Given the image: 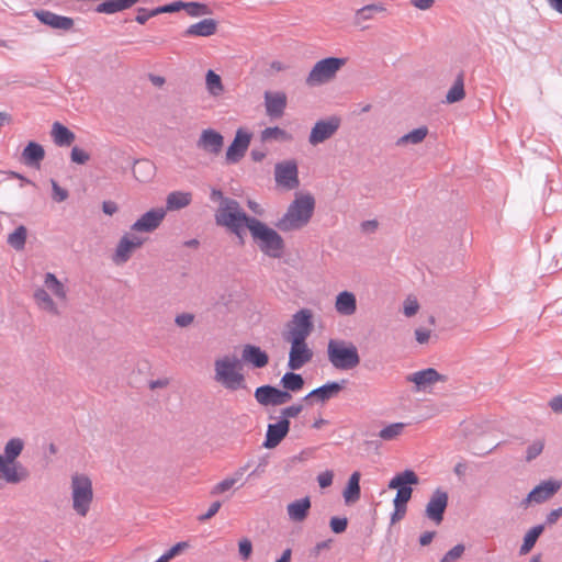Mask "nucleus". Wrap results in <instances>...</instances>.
<instances>
[{
	"label": "nucleus",
	"mask_w": 562,
	"mask_h": 562,
	"mask_svg": "<svg viewBox=\"0 0 562 562\" xmlns=\"http://www.w3.org/2000/svg\"><path fill=\"white\" fill-rule=\"evenodd\" d=\"M245 227L248 228L252 240L257 244L262 254L270 258L279 259L284 252V240L282 236L273 228L256 217L245 215V220L239 221L238 238H243Z\"/></svg>",
	"instance_id": "f257e3e1"
},
{
	"label": "nucleus",
	"mask_w": 562,
	"mask_h": 562,
	"mask_svg": "<svg viewBox=\"0 0 562 562\" xmlns=\"http://www.w3.org/2000/svg\"><path fill=\"white\" fill-rule=\"evenodd\" d=\"M241 370V362L235 355H225L214 361V381L231 392L248 391Z\"/></svg>",
	"instance_id": "f03ea898"
},
{
	"label": "nucleus",
	"mask_w": 562,
	"mask_h": 562,
	"mask_svg": "<svg viewBox=\"0 0 562 562\" xmlns=\"http://www.w3.org/2000/svg\"><path fill=\"white\" fill-rule=\"evenodd\" d=\"M210 199L213 202H218L214 214L216 225L227 228L232 234H238L239 221L245 220L246 215L240 203L233 198L225 196L221 190L215 188L211 190Z\"/></svg>",
	"instance_id": "7ed1b4c3"
},
{
	"label": "nucleus",
	"mask_w": 562,
	"mask_h": 562,
	"mask_svg": "<svg viewBox=\"0 0 562 562\" xmlns=\"http://www.w3.org/2000/svg\"><path fill=\"white\" fill-rule=\"evenodd\" d=\"M314 207L315 200L311 194L300 195L289 205L276 226L282 232L301 229L310 222Z\"/></svg>",
	"instance_id": "20e7f679"
},
{
	"label": "nucleus",
	"mask_w": 562,
	"mask_h": 562,
	"mask_svg": "<svg viewBox=\"0 0 562 562\" xmlns=\"http://www.w3.org/2000/svg\"><path fill=\"white\" fill-rule=\"evenodd\" d=\"M327 358L330 364L340 371L353 370L360 364L357 346L342 339H329L327 344Z\"/></svg>",
	"instance_id": "39448f33"
},
{
	"label": "nucleus",
	"mask_w": 562,
	"mask_h": 562,
	"mask_svg": "<svg viewBox=\"0 0 562 562\" xmlns=\"http://www.w3.org/2000/svg\"><path fill=\"white\" fill-rule=\"evenodd\" d=\"M71 501L74 510L81 517L87 516L93 501L92 481L86 474L71 476Z\"/></svg>",
	"instance_id": "423d86ee"
},
{
	"label": "nucleus",
	"mask_w": 562,
	"mask_h": 562,
	"mask_svg": "<svg viewBox=\"0 0 562 562\" xmlns=\"http://www.w3.org/2000/svg\"><path fill=\"white\" fill-rule=\"evenodd\" d=\"M346 65L345 58L327 57L318 60L308 72L305 83L308 87H319L336 77L339 69Z\"/></svg>",
	"instance_id": "0eeeda50"
},
{
	"label": "nucleus",
	"mask_w": 562,
	"mask_h": 562,
	"mask_svg": "<svg viewBox=\"0 0 562 562\" xmlns=\"http://www.w3.org/2000/svg\"><path fill=\"white\" fill-rule=\"evenodd\" d=\"M418 482L419 479L413 470H405L391 479L389 482V488L397 490L396 496L393 501L394 506H406L413 493L412 487L408 485H416Z\"/></svg>",
	"instance_id": "6e6552de"
},
{
	"label": "nucleus",
	"mask_w": 562,
	"mask_h": 562,
	"mask_svg": "<svg viewBox=\"0 0 562 562\" xmlns=\"http://www.w3.org/2000/svg\"><path fill=\"white\" fill-rule=\"evenodd\" d=\"M313 330L312 313L303 308L296 312L286 325V331L283 334L284 340L306 339Z\"/></svg>",
	"instance_id": "1a4fd4ad"
},
{
	"label": "nucleus",
	"mask_w": 562,
	"mask_h": 562,
	"mask_svg": "<svg viewBox=\"0 0 562 562\" xmlns=\"http://www.w3.org/2000/svg\"><path fill=\"white\" fill-rule=\"evenodd\" d=\"M274 180L278 186L293 190L300 186L299 168L294 159L284 160L274 166Z\"/></svg>",
	"instance_id": "9d476101"
},
{
	"label": "nucleus",
	"mask_w": 562,
	"mask_h": 562,
	"mask_svg": "<svg viewBox=\"0 0 562 562\" xmlns=\"http://www.w3.org/2000/svg\"><path fill=\"white\" fill-rule=\"evenodd\" d=\"M340 124L341 120L338 116L317 121L311 130L308 143L312 146H317L330 139L339 130Z\"/></svg>",
	"instance_id": "9b49d317"
},
{
	"label": "nucleus",
	"mask_w": 562,
	"mask_h": 562,
	"mask_svg": "<svg viewBox=\"0 0 562 562\" xmlns=\"http://www.w3.org/2000/svg\"><path fill=\"white\" fill-rule=\"evenodd\" d=\"M145 243V239L133 234H124L121 239L119 240L116 248L112 255V261L116 266H122L126 263L133 252L140 248Z\"/></svg>",
	"instance_id": "f8f14e48"
},
{
	"label": "nucleus",
	"mask_w": 562,
	"mask_h": 562,
	"mask_svg": "<svg viewBox=\"0 0 562 562\" xmlns=\"http://www.w3.org/2000/svg\"><path fill=\"white\" fill-rule=\"evenodd\" d=\"M562 487V481L560 480H547L541 482L535 488H532L527 497L522 499L521 506L525 508L530 504H541L552 498Z\"/></svg>",
	"instance_id": "ddd939ff"
},
{
	"label": "nucleus",
	"mask_w": 562,
	"mask_h": 562,
	"mask_svg": "<svg viewBox=\"0 0 562 562\" xmlns=\"http://www.w3.org/2000/svg\"><path fill=\"white\" fill-rule=\"evenodd\" d=\"M256 401L262 406H279L291 401V393L272 385H262L255 391Z\"/></svg>",
	"instance_id": "4468645a"
},
{
	"label": "nucleus",
	"mask_w": 562,
	"mask_h": 562,
	"mask_svg": "<svg viewBox=\"0 0 562 562\" xmlns=\"http://www.w3.org/2000/svg\"><path fill=\"white\" fill-rule=\"evenodd\" d=\"M405 380L414 384V392H425L437 382H445L447 378L440 374L436 369L427 368L407 374Z\"/></svg>",
	"instance_id": "2eb2a0df"
},
{
	"label": "nucleus",
	"mask_w": 562,
	"mask_h": 562,
	"mask_svg": "<svg viewBox=\"0 0 562 562\" xmlns=\"http://www.w3.org/2000/svg\"><path fill=\"white\" fill-rule=\"evenodd\" d=\"M291 344L288 367L292 371L300 370L313 358V350L307 346L306 339L286 340Z\"/></svg>",
	"instance_id": "dca6fc26"
},
{
	"label": "nucleus",
	"mask_w": 562,
	"mask_h": 562,
	"mask_svg": "<svg viewBox=\"0 0 562 562\" xmlns=\"http://www.w3.org/2000/svg\"><path fill=\"white\" fill-rule=\"evenodd\" d=\"M251 140V133L245 128L236 131L234 140L228 146L225 155L228 165L237 164L246 154Z\"/></svg>",
	"instance_id": "f3484780"
},
{
	"label": "nucleus",
	"mask_w": 562,
	"mask_h": 562,
	"mask_svg": "<svg viewBox=\"0 0 562 562\" xmlns=\"http://www.w3.org/2000/svg\"><path fill=\"white\" fill-rule=\"evenodd\" d=\"M386 13L387 9L383 2L366 4L356 10L352 23L355 26L366 30L369 27V22L376 20L379 16H384Z\"/></svg>",
	"instance_id": "a211bd4d"
},
{
	"label": "nucleus",
	"mask_w": 562,
	"mask_h": 562,
	"mask_svg": "<svg viewBox=\"0 0 562 562\" xmlns=\"http://www.w3.org/2000/svg\"><path fill=\"white\" fill-rule=\"evenodd\" d=\"M449 496L448 493L441 488H437L432 492L426 508L425 516L439 525L443 520V514L448 506Z\"/></svg>",
	"instance_id": "6ab92c4d"
},
{
	"label": "nucleus",
	"mask_w": 562,
	"mask_h": 562,
	"mask_svg": "<svg viewBox=\"0 0 562 562\" xmlns=\"http://www.w3.org/2000/svg\"><path fill=\"white\" fill-rule=\"evenodd\" d=\"M165 217L166 210L164 207L151 209L136 220L131 229L136 233H153L160 226Z\"/></svg>",
	"instance_id": "aec40b11"
},
{
	"label": "nucleus",
	"mask_w": 562,
	"mask_h": 562,
	"mask_svg": "<svg viewBox=\"0 0 562 562\" xmlns=\"http://www.w3.org/2000/svg\"><path fill=\"white\" fill-rule=\"evenodd\" d=\"M224 146V137L213 128L203 130L196 140V147L202 151L217 156Z\"/></svg>",
	"instance_id": "412c9836"
},
{
	"label": "nucleus",
	"mask_w": 562,
	"mask_h": 562,
	"mask_svg": "<svg viewBox=\"0 0 562 562\" xmlns=\"http://www.w3.org/2000/svg\"><path fill=\"white\" fill-rule=\"evenodd\" d=\"M0 476L8 483L18 484L27 479L29 472L21 463L2 459L0 454Z\"/></svg>",
	"instance_id": "4be33fe9"
},
{
	"label": "nucleus",
	"mask_w": 562,
	"mask_h": 562,
	"mask_svg": "<svg viewBox=\"0 0 562 562\" xmlns=\"http://www.w3.org/2000/svg\"><path fill=\"white\" fill-rule=\"evenodd\" d=\"M266 113L271 119H279L284 114L286 108V95L284 92H265Z\"/></svg>",
	"instance_id": "5701e85b"
},
{
	"label": "nucleus",
	"mask_w": 562,
	"mask_h": 562,
	"mask_svg": "<svg viewBox=\"0 0 562 562\" xmlns=\"http://www.w3.org/2000/svg\"><path fill=\"white\" fill-rule=\"evenodd\" d=\"M290 429V422L288 419H280L276 424H269L266 432L263 447L267 449L276 448L283 438L288 435Z\"/></svg>",
	"instance_id": "b1692460"
},
{
	"label": "nucleus",
	"mask_w": 562,
	"mask_h": 562,
	"mask_svg": "<svg viewBox=\"0 0 562 562\" xmlns=\"http://www.w3.org/2000/svg\"><path fill=\"white\" fill-rule=\"evenodd\" d=\"M35 15L42 23L53 29L68 31L74 26V20L71 18L58 15L48 10L36 11Z\"/></svg>",
	"instance_id": "393cba45"
},
{
	"label": "nucleus",
	"mask_w": 562,
	"mask_h": 562,
	"mask_svg": "<svg viewBox=\"0 0 562 562\" xmlns=\"http://www.w3.org/2000/svg\"><path fill=\"white\" fill-rule=\"evenodd\" d=\"M241 359L256 369L265 368L269 363V356L260 347L245 345L241 351Z\"/></svg>",
	"instance_id": "a878e982"
},
{
	"label": "nucleus",
	"mask_w": 562,
	"mask_h": 562,
	"mask_svg": "<svg viewBox=\"0 0 562 562\" xmlns=\"http://www.w3.org/2000/svg\"><path fill=\"white\" fill-rule=\"evenodd\" d=\"M346 383L345 380L341 382H328L313 391H311L306 396L305 400H310L313 397H316L319 402L324 403L335 396L338 395V393L344 389V384Z\"/></svg>",
	"instance_id": "bb28decb"
},
{
	"label": "nucleus",
	"mask_w": 562,
	"mask_h": 562,
	"mask_svg": "<svg viewBox=\"0 0 562 562\" xmlns=\"http://www.w3.org/2000/svg\"><path fill=\"white\" fill-rule=\"evenodd\" d=\"M335 310L339 315L351 316L357 311V299L352 292L342 291L338 293L335 301Z\"/></svg>",
	"instance_id": "cd10ccee"
},
{
	"label": "nucleus",
	"mask_w": 562,
	"mask_h": 562,
	"mask_svg": "<svg viewBox=\"0 0 562 562\" xmlns=\"http://www.w3.org/2000/svg\"><path fill=\"white\" fill-rule=\"evenodd\" d=\"M217 22L214 19H204L198 23L190 25L183 33L187 37L203 36L209 37L215 34Z\"/></svg>",
	"instance_id": "c85d7f7f"
},
{
	"label": "nucleus",
	"mask_w": 562,
	"mask_h": 562,
	"mask_svg": "<svg viewBox=\"0 0 562 562\" xmlns=\"http://www.w3.org/2000/svg\"><path fill=\"white\" fill-rule=\"evenodd\" d=\"M310 508L311 499L306 496L290 503L286 512L292 521L301 522L307 517Z\"/></svg>",
	"instance_id": "c756f323"
},
{
	"label": "nucleus",
	"mask_w": 562,
	"mask_h": 562,
	"mask_svg": "<svg viewBox=\"0 0 562 562\" xmlns=\"http://www.w3.org/2000/svg\"><path fill=\"white\" fill-rule=\"evenodd\" d=\"M138 1L139 0H103L97 5L95 12L114 14L116 12L132 8Z\"/></svg>",
	"instance_id": "7c9ffc66"
},
{
	"label": "nucleus",
	"mask_w": 562,
	"mask_h": 562,
	"mask_svg": "<svg viewBox=\"0 0 562 562\" xmlns=\"http://www.w3.org/2000/svg\"><path fill=\"white\" fill-rule=\"evenodd\" d=\"M45 157V150L42 145L30 142L22 151V158L29 166L40 167V162Z\"/></svg>",
	"instance_id": "2f4dec72"
},
{
	"label": "nucleus",
	"mask_w": 562,
	"mask_h": 562,
	"mask_svg": "<svg viewBox=\"0 0 562 562\" xmlns=\"http://www.w3.org/2000/svg\"><path fill=\"white\" fill-rule=\"evenodd\" d=\"M360 473L353 472L348 482L347 485L342 492L344 501L346 504H353L360 499L361 491H360Z\"/></svg>",
	"instance_id": "473e14b6"
},
{
	"label": "nucleus",
	"mask_w": 562,
	"mask_h": 562,
	"mask_svg": "<svg viewBox=\"0 0 562 562\" xmlns=\"http://www.w3.org/2000/svg\"><path fill=\"white\" fill-rule=\"evenodd\" d=\"M192 201V194L190 192L173 191L167 195L166 199V212L177 211L187 207Z\"/></svg>",
	"instance_id": "72a5a7b5"
},
{
	"label": "nucleus",
	"mask_w": 562,
	"mask_h": 562,
	"mask_svg": "<svg viewBox=\"0 0 562 562\" xmlns=\"http://www.w3.org/2000/svg\"><path fill=\"white\" fill-rule=\"evenodd\" d=\"M50 135L57 146H69L75 140V134L59 122L52 125Z\"/></svg>",
	"instance_id": "f704fd0d"
},
{
	"label": "nucleus",
	"mask_w": 562,
	"mask_h": 562,
	"mask_svg": "<svg viewBox=\"0 0 562 562\" xmlns=\"http://www.w3.org/2000/svg\"><path fill=\"white\" fill-rule=\"evenodd\" d=\"M155 166L148 159H139L134 162L133 173L137 181L148 182L155 175Z\"/></svg>",
	"instance_id": "c9c22d12"
},
{
	"label": "nucleus",
	"mask_w": 562,
	"mask_h": 562,
	"mask_svg": "<svg viewBox=\"0 0 562 562\" xmlns=\"http://www.w3.org/2000/svg\"><path fill=\"white\" fill-rule=\"evenodd\" d=\"M34 300L37 304V306L43 310V311H46L53 315H59L60 312L57 307V304L54 302V300L52 299V296L48 294V292L45 290V289H36L35 292H34Z\"/></svg>",
	"instance_id": "e433bc0d"
},
{
	"label": "nucleus",
	"mask_w": 562,
	"mask_h": 562,
	"mask_svg": "<svg viewBox=\"0 0 562 562\" xmlns=\"http://www.w3.org/2000/svg\"><path fill=\"white\" fill-rule=\"evenodd\" d=\"M464 74L461 71L458 74L453 85L448 90L445 102L448 104H452L456 102H460L461 100L464 99Z\"/></svg>",
	"instance_id": "4c0bfd02"
},
{
	"label": "nucleus",
	"mask_w": 562,
	"mask_h": 562,
	"mask_svg": "<svg viewBox=\"0 0 562 562\" xmlns=\"http://www.w3.org/2000/svg\"><path fill=\"white\" fill-rule=\"evenodd\" d=\"M45 288L50 291L57 299L67 300L66 286L52 272H47L44 278Z\"/></svg>",
	"instance_id": "58836bf2"
},
{
	"label": "nucleus",
	"mask_w": 562,
	"mask_h": 562,
	"mask_svg": "<svg viewBox=\"0 0 562 562\" xmlns=\"http://www.w3.org/2000/svg\"><path fill=\"white\" fill-rule=\"evenodd\" d=\"M27 238V228L24 225H19L12 233L8 235L7 243L16 251H22L25 248Z\"/></svg>",
	"instance_id": "ea45409f"
},
{
	"label": "nucleus",
	"mask_w": 562,
	"mask_h": 562,
	"mask_svg": "<svg viewBox=\"0 0 562 562\" xmlns=\"http://www.w3.org/2000/svg\"><path fill=\"white\" fill-rule=\"evenodd\" d=\"M205 88L210 95L217 98L224 93V86L220 75L214 70H207L205 75Z\"/></svg>",
	"instance_id": "a19ab883"
},
{
	"label": "nucleus",
	"mask_w": 562,
	"mask_h": 562,
	"mask_svg": "<svg viewBox=\"0 0 562 562\" xmlns=\"http://www.w3.org/2000/svg\"><path fill=\"white\" fill-rule=\"evenodd\" d=\"M544 530V525H537V526H533L532 528H530L525 537H524V542L520 547V554H527L528 552H530V550L533 548V546L536 544L538 538L540 537V535L543 532Z\"/></svg>",
	"instance_id": "79ce46f5"
},
{
	"label": "nucleus",
	"mask_w": 562,
	"mask_h": 562,
	"mask_svg": "<svg viewBox=\"0 0 562 562\" xmlns=\"http://www.w3.org/2000/svg\"><path fill=\"white\" fill-rule=\"evenodd\" d=\"M428 134V128L426 126H422L413 130L412 132L401 136L396 140L397 146H405L407 144H419L422 143Z\"/></svg>",
	"instance_id": "37998d69"
},
{
	"label": "nucleus",
	"mask_w": 562,
	"mask_h": 562,
	"mask_svg": "<svg viewBox=\"0 0 562 562\" xmlns=\"http://www.w3.org/2000/svg\"><path fill=\"white\" fill-rule=\"evenodd\" d=\"M281 384L283 386V391L286 392H299L302 390L304 385V379L301 374L294 372H286L281 378Z\"/></svg>",
	"instance_id": "c03bdc74"
},
{
	"label": "nucleus",
	"mask_w": 562,
	"mask_h": 562,
	"mask_svg": "<svg viewBox=\"0 0 562 562\" xmlns=\"http://www.w3.org/2000/svg\"><path fill=\"white\" fill-rule=\"evenodd\" d=\"M261 140L262 142H271V140H278V142H289L292 139V136L284 130L273 126V127H267L261 132Z\"/></svg>",
	"instance_id": "a18cd8bd"
},
{
	"label": "nucleus",
	"mask_w": 562,
	"mask_h": 562,
	"mask_svg": "<svg viewBox=\"0 0 562 562\" xmlns=\"http://www.w3.org/2000/svg\"><path fill=\"white\" fill-rule=\"evenodd\" d=\"M23 441L20 438L10 439L4 446L2 459L15 461L23 450Z\"/></svg>",
	"instance_id": "49530a36"
},
{
	"label": "nucleus",
	"mask_w": 562,
	"mask_h": 562,
	"mask_svg": "<svg viewBox=\"0 0 562 562\" xmlns=\"http://www.w3.org/2000/svg\"><path fill=\"white\" fill-rule=\"evenodd\" d=\"M404 428V423L390 424L380 430L379 437L385 441L393 440L403 432Z\"/></svg>",
	"instance_id": "de8ad7c7"
},
{
	"label": "nucleus",
	"mask_w": 562,
	"mask_h": 562,
	"mask_svg": "<svg viewBox=\"0 0 562 562\" xmlns=\"http://www.w3.org/2000/svg\"><path fill=\"white\" fill-rule=\"evenodd\" d=\"M184 10L192 18L207 15L211 13L210 8L206 4L199 2H186Z\"/></svg>",
	"instance_id": "09e8293b"
},
{
	"label": "nucleus",
	"mask_w": 562,
	"mask_h": 562,
	"mask_svg": "<svg viewBox=\"0 0 562 562\" xmlns=\"http://www.w3.org/2000/svg\"><path fill=\"white\" fill-rule=\"evenodd\" d=\"M544 448V440L537 439L531 442L526 450V461L530 462L540 456Z\"/></svg>",
	"instance_id": "8fccbe9b"
},
{
	"label": "nucleus",
	"mask_w": 562,
	"mask_h": 562,
	"mask_svg": "<svg viewBox=\"0 0 562 562\" xmlns=\"http://www.w3.org/2000/svg\"><path fill=\"white\" fill-rule=\"evenodd\" d=\"M464 550L465 548L463 544H457L442 557L440 562H456L462 557Z\"/></svg>",
	"instance_id": "3c124183"
},
{
	"label": "nucleus",
	"mask_w": 562,
	"mask_h": 562,
	"mask_svg": "<svg viewBox=\"0 0 562 562\" xmlns=\"http://www.w3.org/2000/svg\"><path fill=\"white\" fill-rule=\"evenodd\" d=\"M235 485V481L232 480L229 476L214 485L211 490V495H220L225 493L226 491L231 490Z\"/></svg>",
	"instance_id": "603ef678"
},
{
	"label": "nucleus",
	"mask_w": 562,
	"mask_h": 562,
	"mask_svg": "<svg viewBox=\"0 0 562 562\" xmlns=\"http://www.w3.org/2000/svg\"><path fill=\"white\" fill-rule=\"evenodd\" d=\"M70 158H71L72 162L83 165L89 161L90 155L87 151H85L83 149L75 146L71 149Z\"/></svg>",
	"instance_id": "864d4df0"
},
{
	"label": "nucleus",
	"mask_w": 562,
	"mask_h": 562,
	"mask_svg": "<svg viewBox=\"0 0 562 562\" xmlns=\"http://www.w3.org/2000/svg\"><path fill=\"white\" fill-rule=\"evenodd\" d=\"M184 5H186V2L175 1V2H171L169 4L156 8L154 13H158V14H160V13H173V12L180 11L181 9L184 10Z\"/></svg>",
	"instance_id": "5fc2aeb1"
},
{
	"label": "nucleus",
	"mask_w": 562,
	"mask_h": 562,
	"mask_svg": "<svg viewBox=\"0 0 562 562\" xmlns=\"http://www.w3.org/2000/svg\"><path fill=\"white\" fill-rule=\"evenodd\" d=\"M330 528L335 533H341L347 529L348 519L346 517H333L329 521Z\"/></svg>",
	"instance_id": "6e6d98bb"
},
{
	"label": "nucleus",
	"mask_w": 562,
	"mask_h": 562,
	"mask_svg": "<svg viewBox=\"0 0 562 562\" xmlns=\"http://www.w3.org/2000/svg\"><path fill=\"white\" fill-rule=\"evenodd\" d=\"M238 551L243 560H248L252 553V543L249 539L245 538L238 542Z\"/></svg>",
	"instance_id": "4d7b16f0"
},
{
	"label": "nucleus",
	"mask_w": 562,
	"mask_h": 562,
	"mask_svg": "<svg viewBox=\"0 0 562 562\" xmlns=\"http://www.w3.org/2000/svg\"><path fill=\"white\" fill-rule=\"evenodd\" d=\"M418 308H419V304H418L417 300L408 297L404 301L403 313L405 316H407V317L414 316L418 312Z\"/></svg>",
	"instance_id": "13d9d810"
},
{
	"label": "nucleus",
	"mask_w": 562,
	"mask_h": 562,
	"mask_svg": "<svg viewBox=\"0 0 562 562\" xmlns=\"http://www.w3.org/2000/svg\"><path fill=\"white\" fill-rule=\"evenodd\" d=\"M303 411L301 404L288 406L281 411V419H288L296 417Z\"/></svg>",
	"instance_id": "bf43d9fd"
},
{
	"label": "nucleus",
	"mask_w": 562,
	"mask_h": 562,
	"mask_svg": "<svg viewBox=\"0 0 562 562\" xmlns=\"http://www.w3.org/2000/svg\"><path fill=\"white\" fill-rule=\"evenodd\" d=\"M53 200L56 202H63L68 198V191L58 186L55 180H52Z\"/></svg>",
	"instance_id": "052dcab7"
},
{
	"label": "nucleus",
	"mask_w": 562,
	"mask_h": 562,
	"mask_svg": "<svg viewBox=\"0 0 562 562\" xmlns=\"http://www.w3.org/2000/svg\"><path fill=\"white\" fill-rule=\"evenodd\" d=\"M155 9L147 10L145 8H139L137 10V15L135 16V21L139 24H145L150 18L158 15V13H154Z\"/></svg>",
	"instance_id": "680f3d73"
},
{
	"label": "nucleus",
	"mask_w": 562,
	"mask_h": 562,
	"mask_svg": "<svg viewBox=\"0 0 562 562\" xmlns=\"http://www.w3.org/2000/svg\"><path fill=\"white\" fill-rule=\"evenodd\" d=\"M189 547L188 542H178L173 547H171L166 553H164V557L167 558L168 562L173 559L176 555H178L180 552H182L184 549Z\"/></svg>",
	"instance_id": "e2e57ef3"
},
{
	"label": "nucleus",
	"mask_w": 562,
	"mask_h": 562,
	"mask_svg": "<svg viewBox=\"0 0 562 562\" xmlns=\"http://www.w3.org/2000/svg\"><path fill=\"white\" fill-rule=\"evenodd\" d=\"M194 322V315L191 313L178 314L175 318V323L179 327H188Z\"/></svg>",
	"instance_id": "0e129e2a"
},
{
	"label": "nucleus",
	"mask_w": 562,
	"mask_h": 562,
	"mask_svg": "<svg viewBox=\"0 0 562 562\" xmlns=\"http://www.w3.org/2000/svg\"><path fill=\"white\" fill-rule=\"evenodd\" d=\"M562 517V507H558L555 509H552L547 516L546 520L542 525H544V528L547 526H553L558 522V520Z\"/></svg>",
	"instance_id": "69168bd1"
},
{
	"label": "nucleus",
	"mask_w": 562,
	"mask_h": 562,
	"mask_svg": "<svg viewBox=\"0 0 562 562\" xmlns=\"http://www.w3.org/2000/svg\"><path fill=\"white\" fill-rule=\"evenodd\" d=\"M334 473L329 470L318 474L317 482L322 488L329 487L333 484Z\"/></svg>",
	"instance_id": "338daca9"
},
{
	"label": "nucleus",
	"mask_w": 562,
	"mask_h": 562,
	"mask_svg": "<svg viewBox=\"0 0 562 562\" xmlns=\"http://www.w3.org/2000/svg\"><path fill=\"white\" fill-rule=\"evenodd\" d=\"M221 506H222V504L218 501L212 503L211 506L209 507L207 512L205 514L199 516L198 520L199 521H206V520L211 519L213 516H215L217 514V512L220 510Z\"/></svg>",
	"instance_id": "774afa93"
}]
</instances>
